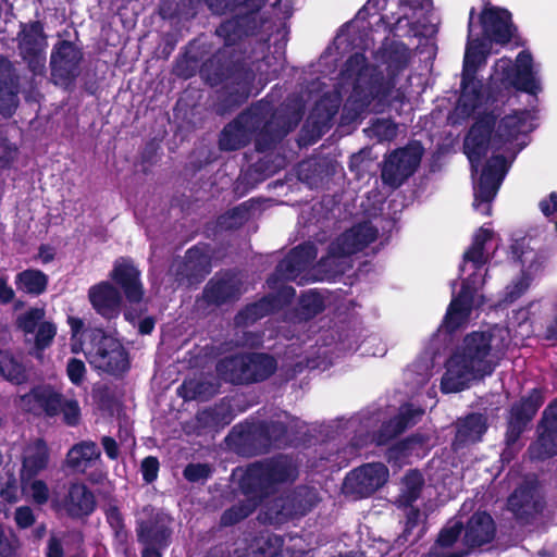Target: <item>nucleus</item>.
<instances>
[{
	"label": "nucleus",
	"mask_w": 557,
	"mask_h": 557,
	"mask_svg": "<svg viewBox=\"0 0 557 557\" xmlns=\"http://www.w3.org/2000/svg\"><path fill=\"white\" fill-rule=\"evenodd\" d=\"M474 9L470 12L468 42L463 59L462 91L457 104V113L462 116L476 115L474 124L465 138L463 151L472 172H478L483 161L486 166L474 182V209L491 214V201L506 175L509 162L525 145V136L534 128L535 114L531 111L498 112L490 110V99L503 98L512 89L537 95L542 90L540 65L523 50L515 63L508 58L498 59L490 76L488 94L485 97L475 79V73L485 64L491 53V42L507 44L513 34L511 14L499 8H486L481 14L483 37L474 33Z\"/></svg>",
	"instance_id": "f257e3e1"
},
{
	"label": "nucleus",
	"mask_w": 557,
	"mask_h": 557,
	"mask_svg": "<svg viewBox=\"0 0 557 557\" xmlns=\"http://www.w3.org/2000/svg\"><path fill=\"white\" fill-rule=\"evenodd\" d=\"M509 344L510 333L506 327L468 334L446 361L442 392L457 393L491 375Z\"/></svg>",
	"instance_id": "f03ea898"
},
{
	"label": "nucleus",
	"mask_w": 557,
	"mask_h": 557,
	"mask_svg": "<svg viewBox=\"0 0 557 557\" xmlns=\"http://www.w3.org/2000/svg\"><path fill=\"white\" fill-rule=\"evenodd\" d=\"M348 92L345 109L354 111L350 119H356L368 108L381 111L385 104H391L393 99L399 98L397 90L383 87L373 79V69L366 64V58L359 53L347 61L336 92L318 103L317 111L324 110L320 115L322 121L330 120L336 113L342 96Z\"/></svg>",
	"instance_id": "7ed1b4c3"
},
{
	"label": "nucleus",
	"mask_w": 557,
	"mask_h": 557,
	"mask_svg": "<svg viewBox=\"0 0 557 557\" xmlns=\"http://www.w3.org/2000/svg\"><path fill=\"white\" fill-rule=\"evenodd\" d=\"M495 237L492 228L482 226L474 233L471 246L465 251L460 265L462 289L460 295L451 300L444 320V326L448 331H454L466 323L470 319L472 308L482 305L483 296L479 290L485 282L486 264L496 249L493 246Z\"/></svg>",
	"instance_id": "20e7f679"
},
{
	"label": "nucleus",
	"mask_w": 557,
	"mask_h": 557,
	"mask_svg": "<svg viewBox=\"0 0 557 557\" xmlns=\"http://www.w3.org/2000/svg\"><path fill=\"white\" fill-rule=\"evenodd\" d=\"M296 476L297 467L287 457L249 466L242 475L240 486L251 504L247 507L227 510L222 516L223 524H233L246 518L257 506V497L262 498L263 495L269 494L270 490H275V484L292 482Z\"/></svg>",
	"instance_id": "39448f33"
},
{
	"label": "nucleus",
	"mask_w": 557,
	"mask_h": 557,
	"mask_svg": "<svg viewBox=\"0 0 557 557\" xmlns=\"http://www.w3.org/2000/svg\"><path fill=\"white\" fill-rule=\"evenodd\" d=\"M376 230L369 223L359 224L341 235L319 264L314 280H331L349 267L348 256L361 250L376 238Z\"/></svg>",
	"instance_id": "423d86ee"
},
{
	"label": "nucleus",
	"mask_w": 557,
	"mask_h": 557,
	"mask_svg": "<svg viewBox=\"0 0 557 557\" xmlns=\"http://www.w3.org/2000/svg\"><path fill=\"white\" fill-rule=\"evenodd\" d=\"M88 338L85 355L95 368L109 373H121L127 370V354L115 337L96 329L88 333Z\"/></svg>",
	"instance_id": "0eeeda50"
},
{
	"label": "nucleus",
	"mask_w": 557,
	"mask_h": 557,
	"mask_svg": "<svg viewBox=\"0 0 557 557\" xmlns=\"http://www.w3.org/2000/svg\"><path fill=\"white\" fill-rule=\"evenodd\" d=\"M276 368L275 360L265 355L236 356L221 361L218 372L233 383L260 381L271 375Z\"/></svg>",
	"instance_id": "6e6552de"
},
{
	"label": "nucleus",
	"mask_w": 557,
	"mask_h": 557,
	"mask_svg": "<svg viewBox=\"0 0 557 557\" xmlns=\"http://www.w3.org/2000/svg\"><path fill=\"white\" fill-rule=\"evenodd\" d=\"M432 8L431 0H368L357 13L355 23L377 16V21L392 24L403 18L413 17L419 10L428 12Z\"/></svg>",
	"instance_id": "1a4fd4ad"
},
{
	"label": "nucleus",
	"mask_w": 557,
	"mask_h": 557,
	"mask_svg": "<svg viewBox=\"0 0 557 557\" xmlns=\"http://www.w3.org/2000/svg\"><path fill=\"white\" fill-rule=\"evenodd\" d=\"M387 479L388 470L383 463H368L346 476L344 491L357 497H366L382 487Z\"/></svg>",
	"instance_id": "9d476101"
},
{
	"label": "nucleus",
	"mask_w": 557,
	"mask_h": 557,
	"mask_svg": "<svg viewBox=\"0 0 557 557\" xmlns=\"http://www.w3.org/2000/svg\"><path fill=\"white\" fill-rule=\"evenodd\" d=\"M421 147L418 144L393 152L384 162L382 180L392 187L399 186L418 166L421 160Z\"/></svg>",
	"instance_id": "9b49d317"
},
{
	"label": "nucleus",
	"mask_w": 557,
	"mask_h": 557,
	"mask_svg": "<svg viewBox=\"0 0 557 557\" xmlns=\"http://www.w3.org/2000/svg\"><path fill=\"white\" fill-rule=\"evenodd\" d=\"M20 52L35 74L42 73L46 64V37L38 23L24 26L20 34Z\"/></svg>",
	"instance_id": "f8f14e48"
},
{
	"label": "nucleus",
	"mask_w": 557,
	"mask_h": 557,
	"mask_svg": "<svg viewBox=\"0 0 557 557\" xmlns=\"http://www.w3.org/2000/svg\"><path fill=\"white\" fill-rule=\"evenodd\" d=\"M61 394L49 385L34 387L29 393L20 396L15 404L25 412L34 414L45 413L49 417L58 414V405Z\"/></svg>",
	"instance_id": "ddd939ff"
},
{
	"label": "nucleus",
	"mask_w": 557,
	"mask_h": 557,
	"mask_svg": "<svg viewBox=\"0 0 557 557\" xmlns=\"http://www.w3.org/2000/svg\"><path fill=\"white\" fill-rule=\"evenodd\" d=\"M81 51L71 42H61L51 55V71L54 83L65 86L78 74Z\"/></svg>",
	"instance_id": "4468645a"
},
{
	"label": "nucleus",
	"mask_w": 557,
	"mask_h": 557,
	"mask_svg": "<svg viewBox=\"0 0 557 557\" xmlns=\"http://www.w3.org/2000/svg\"><path fill=\"white\" fill-rule=\"evenodd\" d=\"M88 299L95 311L107 320L121 312L122 295L110 282L102 281L88 289Z\"/></svg>",
	"instance_id": "2eb2a0df"
},
{
	"label": "nucleus",
	"mask_w": 557,
	"mask_h": 557,
	"mask_svg": "<svg viewBox=\"0 0 557 557\" xmlns=\"http://www.w3.org/2000/svg\"><path fill=\"white\" fill-rule=\"evenodd\" d=\"M528 247L529 242L525 238L516 242L512 246L513 255L517 256L523 267V276L507 287L506 296L508 301H513L528 289L531 281L530 274L537 272L542 265L537 253L533 249L524 250Z\"/></svg>",
	"instance_id": "dca6fc26"
},
{
	"label": "nucleus",
	"mask_w": 557,
	"mask_h": 557,
	"mask_svg": "<svg viewBox=\"0 0 557 557\" xmlns=\"http://www.w3.org/2000/svg\"><path fill=\"white\" fill-rule=\"evenodd\" d=\"M258 124L259 120L252 111L240 114L223 129L220 138V147L224 150L239 149L249 141Z\"/></svg>",
	"instance_id": "f3484780"
},
{
	"label": "nucleus",
	"mask_w": 557,
	"mask_h": 557,
	"mask_svg": "<svg viewBox=\"0 0 557 557\" xmlns=\"http://www.w3.org/2000/svg\"><path fill=\"white\" fill-rule=\"evenodd\" d=\"M111 278L121 286L129 304H138L144 296L143 285L139 280V271L128 259L115 261Z\"/></svg>",
	"instance_id": "a211bd4d"
},
{
	"label": "nucleus",
	"mask_w": 557,
	"mask_h": 557,
	"mask_svg": "<svg viewBox=\"0 0 557 557\" xmlns=\"http://www.w3.org/2000/svg\"><path fill=\"white\" fill-rule=\"evenodd\" d=\"M542 432L537 443L531 448L537 458L557 454V403L544 411Z\"/></svg>",
	"instance_id": "6ab92c4d"
},
{
	"label": "nucleus",
	"mask_w": 557,
	"mask_h": 557,
	"mask_svg": "<svg viewBox=\"0 0 557 557\" xmlns=\"http://www.w3.org/2000/svg\"><path fill=\"white\" fill-rule=\"evenodd\" d=\"M317 257V249L311 244L295 248L277 267L287 280H295Z\"/></svg>",
	"instance_id": "aec40b11"
},
{
	"label": "nucleus",
	"mask_w": 557,
	"mask_h": 557,
	"mask_svg": "<svg viewBox=\"0 0 557 557\" xmlns=\"http://www.w3.org/2000/svg\"><path fill=\"white\" fill-rule=\"evenodd\" d=\"M48 463V448L41 441H36L26 446L23 453L20 480L36 478Z\"/></svg>",
	"instance_id": "412c9836"
},
{
	"label": "nucleus",
	"mask_w": 557,
	"mask_h": 557,
	"mask_svg": "<svg viewBox=\"0 0 557 557\" xmlns=\"http://www.w3.org/2000/svg\"><path fill=\"white\" fill-rule=\"evenodd\" d=\"M494 522L490 515L479 512L472 516L466 530V542L470 546H481L494 536Z\"/></svg>",
	"instance_id": "4be33fe9"
},
{
	"label": "nucleus",
	"mask_w": 557,
	"mask_h": 557,
	"mask_svg": "<svg viewBox=\"0 0 557 557\" xmlns=\"http://www.w3.org/2000/svg\"><path fill=\"white\" fill-rule=\"evenodd\" d=\"M100 457V450L96 443L90 441L74 445L67 453V465L75 471L84 472L90 468Z\"/></svg>",
	"instance_id": "5701e85b"
},
{
	"label": "nucleus",
	"mask_w": 557,
	"mask_h": 557,
	"mask_svg": "<svg viewBox=\"0 0 557 557\" xmlns=\"http://www.w3.org/2000/svg\"><path fill=\"white\" fill-rule=\"evenodd\" d=\"M486 420L482 414H470L458 423L455 445L475 443L485 433Z\"/></svg>",
	"instance_id": "b1692460"
},
{
	"label": "nucleus",
	"mask_w": 557,
	"mask_h": 557,
	"mask_svg": "<svg viewBox=\"0 0 557 557\" xmlns=\"http://www.w3.org/2000/svg\"><path fill=\"white\" fill-rule=\"evenodd\" d=\"M65 507L73 517L89 515L95 507L94 496L86 486L74 484L70 488Z\"/></svg>",
	"instance_id": "393cba45"
},
{
	"label": "nucleus",
	"mask_w": 557,
	"mask_h": 557,
	"mask_svg": "<svg viewBox=\"0 0 557 557\" xmlns=\"http://www.w3.org/2000/svg\"><path fill=\"white\" fill-rule=\"evenodd\" d=\"M536 496L537 493L534 486H521L509 497L508 506L516 516L523 517L531 515L539 510Z\"/></svg>",
	"instance_id": "a878e982"
},
{
	"label": "nucleus",
	"mask_w": 557,
	"mask_h": 557,
	"mask_svg": "<svg viewBox=\"0 0 557 557\" xmlns=\"http://www.w3.org/2000/svg\"><path fill=\"white\" fill-rule=\"evenodd\" d=\"M0 375L16 385L28 381L26 366L9 350H0Z\"/></svg>",
	"instance_id": "bb28decb"
},
{
	"label": "nucleus",
	"mask_w": 557,
	"mask_h": 557,
	"mask_svg": "<svg viewBox=\"0 0 557 557\" xmlns=\"http://www.w3.org/2000/svg\"><path fill=\"white\" fill-rule=\"evenodd\" d=\"M15 285L20 292L38 296L47 289L48 276L39 270L27 269L16 275Z\"/></svg>",
	"instance_id": "cd10ccee"
},
{
	"label": "nucleus",
	"mask_w": 557,
	"mask_h": 557,
	"mask_svg": "<svg viewBox=\"0 0 557 557\" xmlns=\"http://www.w3.org/2000/svg\"><path fill=\"white\" fill-rule=\"evenodd\" d=\"M423 414L421 409L413 408L412 406H405L401 408L397 418L392 420L385 428V433L380 434L375 440L377 444H383L389 437L400 433L407 426L417 422Z\"/></svg>",
	"instance_id": "c85d7f7f"
},
{
	"label": "nucleus",
	"mask_w": 557,
	"mask_h": 557,
	"mask_svg": "<svg viewBox=\"0 0 557 557\" xmlns=\"http://www.w3.org/2000/svg\"><path fill=\"white\" fill-rule=\"evenodd\" d=\"M461 529V522H449L441 532L436 544L429 554V557H461V554L450 553L447 550L459 536Z\"/></svg>",
	"instance_id": "c756f323"
},
{
	"label": "nucleus",
	"mask_w": 557,
	"mask_h": 557,
	"mask_svg": "<svg viewBox=\"0 0 557 557\" xmlns=\"http://www.w3.org/2000/svg\"><path fill=\"white\" fill-rule=\"evenodd\" d=\"M23 495L37 505L46 504L49 499V488L46 482L36 478L20 480Z\"/></svg>",
	"instance_id": "7c9ffc66"
},
{
	"label": "nucleus",
	"mask_w": 557,
	"mask_h": 557,
	"mask_svg": "<svg viewBox=\"0 0 557 557\" xmlns=\"http://www.w3.org/2000/svg\"><path fill=\"white\" fill-rule=\"evenodd\" d=\"M423 483L422 475L418 471H410L403 481L401 493L398 498L400 506L409 507L420 493Z\"/></svg>",
	"instance_id": "2f4dec72"
},
{
	"label": "nucleus",
	"mask_w": 557,
	"mask_h": 557,
	"mask_svg": "<svg viewBox=\"0 0 557 557\" xmlns=\"http://www.w3.org/2000/svg\"><path fill=\"white\" fill-rule=\"evenodd\" d=\"M288 499L284 497H277L271 500H267L264 506L267 510L264 512V521L270 523H281L286 518L293 515L288 504Z\"/></svg>",
	"instance_id": "473e14b6"
},
{
	"label": "nucleus",
	"mask_w": 557,
	"mask_h": 557,
	"mask_svg": "<svg viewBox=\"0 0 557 557\" xmlns=\"http://www.w3.org/2000/svg\"><path fill=\"white\" fill-rule=\"evenodd\" d=\"M541 405V396L539 393L534 392L528 399L521 401L520 405H517L511 409V421L523 423L524 421L530 420Z\"/></svg>",
	"instance_id": "72a5a7b5"
},
{
	"label": "nucleus",
	"mask_w": 557,
	"mask_h": 557,
	"mask_svg": "<svg viewBox=\"0 0 557 557\" xmlns=\"http://www.w3.org/2000/svg\"><path fill=\"white\" fill-rule=\"evenodd\" d=\"M45 315L44 308H30L17 318V325L24 333L33 334L44 322Z\"/></svg>",
	"instance_id": "f704fd0d"
},
{
	"label": "nucleus",
	"mask_w": 557,
	"mask_h": 557,
	"mask_svg": "<svg viewBox=\"0 0 557 557\" xmlns=\"http://www.w3.org/2000/svg\"><path fill=\"white\" fill-rule=\"evenodd\" d=\"M255 557H277L282 550L283 541L277 535H268L257 541Z\"/></svg>",
	"instance_id": "c9c22d12"
},
{
	"label": "nucleus",
	"mask_w": 557,
	"mask_h": 557,
	"mask_svg": "<svg viewBox=\"0 0 557 557\" xmlns=\"http://www.w3.org/2000/svg\"><path fill=\"white\" fill-rule=\"evenodd\" d=\"M62 413L63 421L70 425L75 426L81 420V408L76 399H66L61 395V400L58 405V414Z\"/></svg>",
	"instance_id": "e433bc0d"
},
{
	"label": "nucleus",
	"mask_w": 557,
	"mask_h": 557,
	"mask_svg": "<svg viewBox=\"0 0 557 557\" xmlns=\"http://www.w3.org/2000/svg\"><path fill=\"white\" fill-rule=\"evenodd\" d=\"M406 516L407 521L405 528V536L408 539L410 535H413L412 541H416L424 532L422 515L420 513L419 510L409 507Z\"/></svg>",
	"instance_id": "4c0bfd02"
},
{
	"label": "nucleus",
	"mask_w": 557,
	"mask_h": 557,
	"mask_svg": "<svg viewBox=\"0 0 557 557\" xmlns=\"http://www.w3.org/2000/svg\"><path fill=\"white\" fill-rule=\"evenodd\" d=\"M35 346L37 349L42 350L48 347L57 334V326L49 321H44L35 331Z\"/></svg>",
	"instance_id": "58836bf2"
},
{
	"label": "nucleus",
	"mask_w": 557,
	"mask_h": 557,
	"mask_svg": "<svg viewBox=\"0 0 557 557\" xmlns=\"http://www.w3.org/2000/svg\"><path fill=\"white\" fill-rule=\"evenodd\" d=\"M67 323L71 329V351L73 354H78L81 351L85 352L84 344L82 341L84 322L82 319L77 317H69Z\"/></svg>",
	"instance_id": "ea45409f"
},
{
	"label": "nucleus",
	"mask_w": 557,
	"mask_h": 557,
	"mask_svg": "<svg viewBox=\"0 0 557 557\" xmlns=\"http://www.w3.org/2000/svg\"><path fill=\"white\" fill-rule=\"evenodd\" d=\"M66 374L74 385H81L86 376L85 363L76 358H71L66 364Z\"/></svg>",
	"instance_id": "a19ab883"
},
{
	"label": "nucleus",
	"mask_w": 557,
	"mask_h": 557,
	"mask_svg": "<svg viewBox=\"0 0 557 557\" xmlns=\"http://www.w3.org/2000/svg\"><path fill=\"white\" fill-rule=\"evenodd\" d=\"M371 131L380 140H389L395 137L397 128L393 122L388 120H380L373 124Z\"/></svg>",
	"instance_id": "79ce46f5"
},
{
	"label": "nucleus",
	"mask_w": 557,
	"mask_h": 557,
	"mask_svg": "<svg viewBox=\"0 0 557 557\" xmlns=\"http://www.w3.org/2000/svg\"><path fill=\"white\" fill-rule=\"evenodd\" d=\"M16 94L7 87H0V109L4 115H10L16 107Z\"/></svg>",
	"instance_id": "37998d69"
},
{
	"label": "nucleus",
	"mask_w": 557,
	"mask_h": 557,
	"mask_svg": "<svg viewBox=\"0 0 557 557\" xmlns=\"http://www.w3.org/2000/svg\"><path fill=\"white\" fill-rule=\"evenodd\" d=\"M184 475L188 481L197 482L207 479L210 475V468L207 465H189L184 470Z\"/></svg>",
	"instance_id": "c03bdc74"
},
{
	"label": "nucleus",
	"mask_w": 557,
	"mask_h": 557,
	"mask_svg": "<svg viewBox=\"0 0 557 557\" xmlns=\"http://www.w3.org/2000/svg\"><path fill=\"white\" fill-rule=\"evenodd\" d=\"M181 394L186 399H194L205 396L202 384L195 380L185 381L181 387Z\"/></svg>",
	"instance_id": "a18cd8bd"
},
{
	"label": "nucleus",
	"mask_w": 557,
	"mask_h": 557,
	"mask_svg": "<svg viewBox=\"0 0 557 557\" xmlns=\"http://www.w3.org/2000/svg\"><path fill=\"white\" fill-rule=\"evenodd\" d=\"M14 520L20 528H29L35 522L33 509L28 506H21L16 508Z\"/></svg>",
	"instance_id": "49530a36"
},
{
	"label": "nucleus",
	"mask_w": 557,
	"mask_h": 557,
	"mask_svg": "<svg viewBox=\"0 0 557 557\" xmlns=\"http://www.w3.org/2000/svg\"><path fill=\"white\" fill-rule=\"evenodd\" d=\"M0 496L8 503H16L20 499L18 487L13 475L10 476L8 482L1 487Z\"/></svg>",
	"instance_id": "de8ad7c7"
},
{
	"label": "nucleus",
	"mask_w": 557,
	"mask_h": 557,
	"mask_svg": "<svg viewBox=\"0 0 557 557\" xmlns=\"http://www.w3.org/2000/svg\"><path fill=\"white\" fill-rule=\"evenodd\" d=\"M159 470V461L154 457H147L141 462V472L146 482H152Z\"/></svg>",
	"instance_id": "09e8293b"
},
{
	"label": "nucleus",
	"mask_w": 557,
	"mask_h": 557,
	"mask_svg": "<svg viewBox=\"0 0 557 557\" xmlns=\"http://www.w3.org/2000/svg\"><path fill=\"white\" fill-rule=\"evenodd\" d=\"M269 304L263 300L259 304H255L246 308V310L238 317L240 320L246 318L250 321H255L265 314L268 311Z\"/></svg>",
	"instance_id": "8fccbe9b"
},
{
	"label": "nucleus",
	"mask_w": 557,
	"mask_h": 557,
	"mask_svg": "<svg viewBox=\"0 0 557 557\" xmlns=\"http://www.w3.org/2000/svg\"><path fill=\"white\" fill-rule=\"evenodd\" d=\"M302 306L310 312L317 313L322 310L323 301L318 293L309 292L302 297Z\"/></svg>",
	"instance_id": "3c124183"
},
{
	"label": "nucleus",
	"mask_w": 557,
	"mask_h": 557,
	"mask_svg": "<svg viewBox=\"0 0 557 557\" xmlns=\"http://www.w3.org/2000/svg\"><path fill=\"white\" fill-rule=\"evenodd\" d=\"M17 547H18V542L16 539L3 537L0 541V556L1 557H15Z\"/></svg>",
	"instance_id": "603ef678"
},
{
	"label": "nucleus",
	"mask_w": 557,
	"mask_h": 557,
	"mask_svg": "<svg viewBox=\"0 0 557 557\" xmlns=\"http://www.w3.org/2000/svg\"><path fill=\"white\" fill-rule=\"evenodd\" d=\"M540 209L545 216L557 212V194L552 193L547 198L540 201Z\"/></svg>",
	"instance_id": "864d4df0"
},
{
	"label": "nucleus",
	"mask_w": 557,
	"mask_h": 557,
	"mask_svg": "<svg viewBox=\"0 0 557 557\" xmlns=\"http://www.w3.org/2000/svg\"><path fill=\"white\" fill-rule=\"evenodd\" d=\"M15 296L12 287L8 285L7 278L0 276V301L8 304L13 300Z\"/></svg>",
	"instance_id": "5fc2aeb1"
},
{
	"label": "nucleus",
	"mask_w": 557,
	"mask_h": 557,
	"mask_svg": "<svg viewBox=\"0 0 557 557\" xmlns=\"http://www.w3.org/2000/svg\"><path fill=\"white\" fill-rule=\"evenodd\" d=\"M62 556H63V548H62L60 541L54 535H51V537L48 542L47 557H62Z\"/></svg>",
	"instance_id": "6e6d98bb"
},
{
	"label": "nucleus",
	"mask_w": 557,
	"mask_h": 557,
	"mask_svg": "<svg viewBox=\"0 0 557 557\" xmlns=\"http://www.w3.org/2000/svg\"><path fill=\"white\" fill-rule=\"evenodd\" d=\"M102 446H103V449L109 458H111V459L117 458V456H119L117 444L113 438L104 436L102 438Z\"/></svg>",
	"instance_id": "4d7b16f0"
},
{
	"label": "nucleus",
	"mask_w": 557,
	"mask_h": 557,
	"mask_svg": "<svg viewBox=\"0 0 557 557\" xmlns=\"http://www.w3.org/2000/svg\"><path fill=\"white\" fill-rule=\"evenodd\" d=\"M54 256H55L54 248H52L48 245H42L39 248L37 259L39 262L46 264V263L51 262L54 259Z\"/></svg>",
	"instance_id": "13d9d810"
},
{
	"label": "nucleus",
	"mask_w": 557,
	"mask_h": 557,
	"mask_svg": "<svg viewBox=\"0 0 557 557\" xmlns=\"http://www.w3.org/2000/svg\"><path fill=\"white\" fill-rule=\"evenodd\" d=\"M107 517L112 527H114L116 529L121 527V522H122L121 516L115 508H111L108 511Z\"/></svg>",
	"instance_id": "bf43d9fd"
},
{
	"label": "nucleus",
	"mask_w": 557,
	"mask_h": 557,
	"mask_svg": "<svg viewBox=\"0 0 557 557\" xmlns=\"http://www.w3.org/2000/svg\"><path fill=\"white\" fill-rule=\"evenodd\" d=\"M138 327L141 334H149L154 327V321L151 318H145L140 321Z\"/></svg>",
	"instance_id": "052dcab7"
},
{
	"label": "nucleus",
	"mask_w": 557,
	"mask_h": 557,
	"mask_svg": "<svg viewBox=\"0 0 557 557\" xmlns=\"http://www.w3.org/2000/svg\"><path fill=\"white\" fill-rule=\"evenodd\" d=\"M3 148H4V153L0 154V161L9 162L12 159V153H13L14 150L7 143L3 144Z\"/></svg>",
	"instance_id": "680f3d73"
},
{
	"label": "nucleus",
	"mask_w": 557,
	"mask_h": 557,
	"mask_svg": "<svg viewBox=\"0 0 557 557\" xmlns=\"http://www.w3.org/2000/svg\"><path fill=\"white\" fill-rule=\"evenodd\" d=\"M216 293L212 296H210V298L219 301L221 299L224 298V292H225V288H226V284L225 283H218L216 284Z\"/></svg>",
	"instance_id": "e2e57ef3"
},
{
	"label": "nucleus",
	"mask_w": 557,
	"mask_h": 557,
	"mask_svg": "<svg viewBox=\"0 0 557 557\" xmlns=\"http://www.w3.org/2000/svg\"><path fill=\"white\" fill-rule=\"evenodd\" d=\"M515 319L521 325L529 319V311L527 309H521L515 314Z\"/></svg>",
	"instance_id": "0e129e2a"
},
{
	"label": "nucleus",
	"mask_w": 557,
	"mask_h": 557,
	"mask_svg": "<svg viewBox=\"0 0 557 557\" xmlns=\"http://www.w3.org/2000/svg\"><path fill=\"white\" fill-rule=\"evenodd\" d=\"M143 557H160L159 553L153 548H146L143 552Z\"/></svg>",
	"instance_id": "69168bd1"
},
{
	"label": "nucleus",
	"mask_w": 557,
	"mask_h": 557,
	"mask_svg": "<svg viewBox=\"0 0 557 557\" xmlns=\"http://www.w3.org/2000/svg\"><path fill=\"white\" fill-rule=\"evenodd\" d=\"M46 533V528L44 525H40L38 527L36 530H35V535L38 537V539H41Z\"/></svg>",
	"instance_id": "338daca9"
},
{
	"label": "nucleus",
	"mask_w": 557,
	"mask_h": 557,
	"mask_svg": "<svg viewBox=\"0 0 557 557\" xmlns=\"http://www.w3.org/2000/svg\"><path fill=\"white\" fill-rule=\"evenodd\" d=\"M9 64L4 60H0V70H1V77L3 76L4 72H8Z\"/></svg>",
	"instance_id": "774afa93"
}]
</instances>
